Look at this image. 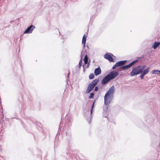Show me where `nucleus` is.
Masks as SVG:
<instances>
[{
  "label": "nucleus",
  "instance_id": "20e7f679",
  "mask_svg": "<svg viewBox=\"0 0 160 160\" xmlns=\"http://www.w3.org/2000/svg\"><path fill=\"white\" fill-rule=\"evenodd\" d=\"M114 91V87L113 86H112L108 90L106 93L105 95L112 98L113 96Z\"/></svg>",
  "mask_w": 160,
  "mask_h": 160
},
{
  "label": "nucleus",
  "instance_id": "4468645a",
  "mask_svg": "<svg viewBox=\"0 0 160 160\" xmlns=\"http://www.w3.org/2000/svg\"><path fill=\"white\" fill-rule=\"evenodd\" d=\"M152 74H160V71L158 70H153L152 71Z\"/></svg>",
  "mask_w": 160,
  "mask_h": 160
},
{
  "label": "nucleus",
  "instance_id": "f257e3e1",
  "mask_svg": "<svg viewBox=\"0 0 160 160\" xmlns=\"http://www.w3.org/2000/svg\"><path fill=\"white\" fill-rule=\"evenodd\" d=\"M118 75V72L112 71L109 73L102 80V84H104L113 78L117 77Z\"/></svg>",
  "mask_w": 160,
  "mask_h": 160
},
{
  "label": "nucleus",
  "instance_id": "9d476101",
  "mask_svg": "<svg viewBox=\"0 0 160 160\" xmlns=\"http://www.w3.org/2000/svg\"><path fill=\"white\" fill-rule=\"evenodd\" d=\"M101 71L100 67L96 68L94 71V74L95 75L97 76L101 73Z\"/></svg>",
  "mask_w": 160,
  "mask_h": 160
},
{
  "label": "nucleus",
  "instance_id": "412c9836",
  "mask_svg": "<svg viewBox=\"0 0 160 160\" xmlns=\"http://www.w3.org/2000/svg\"><path fill=\"white\" fill-rule=\"evenodd\" d=\"M98 89V87H95V91H97Z\"/></svg>",
  "mask_w": 160,
  "mask_h": 160
},
{
  "label": "nucleus",
  "instance_id": "7ed1b4c3",
  "mask_svg": "<svg viewBox=\"0 0 160 160\" xmlns=\"http://www.w3.org/2000/svg\"><path fill=\"white\" fill-rule=\"evenodd\" d=\"M98 81V79H96L88 85L86 90L87 93H89L93 89L95 86L97 84Z\"/></svg>",
  "mask_w": 160,
  "mask_h": 160
},
{
  "label": "nucleus",
  "instance_id": "dca6fc26",
  "mask_svg": "<svg viewBox=\"0 0 160 160\" xmlns=\"http://www.w3.org/2000/svg\"><path fill=\"white\" fill-rule=\"evenodd\" d=\"M94 78V75L93 73L90 74L89 76V78L90 79H93Z\"/></svg>",
  "mask_w": 160,
  "mask_h": 160
},
{
  "label": "nucleus",
  "instance_id": "2eb2a0df",
  "mask_svg": "<svg viewBox=\"0 0 160 160\" xmlns=\"http://www.w3.org/2000/svg\"><path fill=\"white\" fill-rule=\"evenodd\" d=\"M83 60L85 63L87 64L88 62V57L87 55L85 56Z\"/></svg>",
  "mask_w": 160,
  "mask_h": 160
},
{
  "label": "nucleus",
  "instance_id": "aec40b11",
  "mask_svg": "<svg viewBox=\"0 0 160 160\" xmlns=\"http://www.w3.org/2000/svg\"><path fill=\"white\" fill-rule=\"evenodd\" d=\"M144 76V75L142 73L140 76V77L142 79H143V78Z\"/></svg>",
  "mask_w": 160,
  "mask_h": 160
},
{
  "label": "nucleus",
  "instance_id": "6e6552de",
  "mask_svg": "<svg viewBox=\"0 0 160 160\" xmlns=\"http://www.w3.org/2000/svg\"><path fill=\"white\" fill-rule=\"evenodd\" d=\"M112 98L105 95L104 97V104L106 105H109L111 102Z\"/></svg>",
  "mask_w": 160,
  "mask_h": 160
},
{
  "label": "nucleus",
  "instance_id": "ddd939ff",
  "mask_svg": "<svg viewBox=\"0 0 160 160\" xmlns=\"http://www.w3.org/2000/svg\"><path fill=\"white\" fill-rule=\"evenodd\" d=\"M150 69V68L148 67L144 71H143V70H142V72L141 73H142V74L145 75L149 72Z\"/></svg>",
  "mask_w": 160,
  "mask_h": 160
},
{
  "label": "nucleus",
  "instance_id": "0eeeda50",
  "mask_svg": "<svg viewBox=\"0 0 160 160\" xmlns=\"http://www.w3.org/2000/svg\"><path fill=\"white\" fill-rule=\"evenodd\" d=\"M35 28V27L34 26L32 25H31L24 32V33H31Z\"/></svg>",
  "mask_w": 160,
  "mask_h": 160
},
{
  "label": "nucleus",
  "instance_id": "9b49d317",
  "mask_svg": "<svg viewBox=\"0 0 160 160\" xmlns=\"http://www.w3.org/2000/svg\"><path fill=\"white\" fill-rule=\"evenodd\" d=\"M160 45V42H155L154 43L153 45L152 48L154 49H156Z\"/></svg>",
  "mask_w": 160,
  "mask_h": 160
},
{
  "label": "nucleus",
  "instance_id": "6ab92c4d",
  "mask_svg": "<svg viewBox=\"0 0 160 160\" xmlns=\"http://www.w3.org/2000/svg\"><path fill=\"white\" fill-rule=\"evenodd\" d=\"M82 60H81L79 62V68H80L81 65H82Z\"/></svg>",
  "mask_w": 160,
  "mask_h": 160
},
{
  "label": "nucleus",
  "instance_id": "39448f33",
  "mask_svg": "<svg viewBox=\"0 0 160 160\" xmlns=\"http://www.w3.org/2000/svg\"><path fill=\"white\" fill-rule=\"evenodd\" d=\"M138 61V60H135L133 61V62H132L131 63H130L129 64L126 65L124 66H122L120 68L122 70H125L126 69H127L128 68H129L131 67L132 66V65L136 62H137Z\"/></svg>",
  "mask_w": 160,
  "mask_h": 160
},
{
  "label": "nucleus",
  "instance_id": "a211bd4d",
  "mask_svg": "<svg viewBox=\"0 0 160 160\" xmlns=\"http://www.w3.org/2000/svg\"><path fill=\"white\" fill-rule=\"evenodd\" d=\"M94 103H93V105H92L91 109V114H92V112L93 109V107H94Z\"/></svg>",
  "mask_w": 160,
  "mask_h": 160
},
{
  "label": "nucleus",
  "instance_id": "f03ea898",
  "mask_svg": "<svg viewBox=\"0 0 160 160\" xmlns=\"http://www.w3.org/2000/svg\"><path fill=\"white\" fill-rule=\"evenodd\" d=\"M146 67V66H138L134 67L132 68L130 73L131 76H133L135 75L141 73Z\"/></svg>",
  "mask_w": 160,
  "mask_h": 160
},
{
  "label": "nucleus",
  "instance_id": "423d86ee",
  "mask_svg": "<svg viewBox=\"0 0 160 160\" xmlns=\"http://www.w3.org/2000/svg\"><path fill=\"white\" fill-rule=\"evenodd\" d=\"M126 62V61H122L118 62L113 66L112 69H115L117 67L121 66H123L125 64Z\"/></svg>",
  "mask_w": 160,
  "mask_h": 160
},
{
  "label": "nucleus",
  "instance_id": "f8f14e48",
  "mask_svg": "<svg viewBox=\"0 0 160 160\" xmlns=\"http://www.w3.org/2000/svg\"><path fill=\"white\" fill-rule=\"evenodd\" d=\"M86 37L85 34H84L82 37V43L83 45V46L85 47L86 44Z\"/></svg>",
  "mask_w": 160,
  "mask_h": 160
},
{
  "label": "nucleus",
  "instance_id": "f3484780",
  "mask_svg": "<svg viewBox=\"0 0 160 160\" xmlns=\"http://www.w3.org/2000/svg\"><path fill=\"white\" fill-rule=\"evenodd\" d=\"M90 96H89V98H92L94 96V93H91L90 94Z\"/></svg>",
  "mask_w": 160,
  "mask_h": 160
},
{
  "label": "nucleus",
  "instance_id": "1a4fd4ad",
  "mask_svg": "<svg viewBox=\"0 0 160 160\" xmlns=\"http://www.w3.org/2000/svg\"><path fill=\"white\" fill-rule=\"evenodd\" d=\"M104 58L108 60L110 62H114V60L110 54V53H108L106 54L104 56Z\"/></svg>",
  "mask_w": 160,
  "mask_h": 160
}]
</instances>
